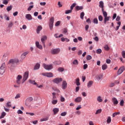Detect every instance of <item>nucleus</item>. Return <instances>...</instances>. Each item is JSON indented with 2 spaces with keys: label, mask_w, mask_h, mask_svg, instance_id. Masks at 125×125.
<instances>
[{
  "label": "nucleus",
  "mask_w": 125,
  "mask_h": 125,
  "mask_svg": "<svg viewBox=\"0 0 125 125\" xmlns=\"http://www.w3.org/2000/svg\"><path fill=\"white\" fill-rule=\"evenodd\" d=\"M66 115H67V112H63L61 114V116H62V117H65Z\"/></svg>",
  "instance_id": "8fccbe9b"
},
{
  "label": "nucleus",
  "mask_w": 125,
  "mask_h": 125,
  "mask_svg": "<svg viewBox=\"0 0 125 125\" xmlns=\"http://www.w3.org/2000/svg\"><path fill=\"white\" fill-rule=\"evenodd\" d=\"M108 68V66H107V64H104L102 66V69L103 70V71L106 70Z\"/></svg>",
  "instance_id": "2f4dec72"
},
{
  "label": "nucleus",
  "mask_w": 125,
  "mask_h": 125,
  "mask_svg": "<svg viewBox=\"0 0 125 125\" xmlns=\"http://www.w3.org/2000/svg\"><path fill=\"white\" fill-rule=\"evenodd\" d=\"M110 20V17H105L104 19V24H106L107 23V21H109Z\"/></svg>",
  "instance_id": "393cba45"
},
{
  "label": "nucleus",
  "mask_w": 125,
  "mask_h": 125,
  "mask_svg": "<svg viewBox=\"0 0 125 125\" xmlns=\"http://www.w3.org/2000/svg\"><path fill=\"white\" fill-rule=\"evenodd\" d=\"M5 68H6V66L5 65V63L4 62L0 67V74L1 75H3V74H4V72H5Z\"/></svg>",
  "instance_id": "7ed1b4c3"
},
{
  "label": "nucleus",
  "mask_w": 125,
  "mask_h": 125,
  "mask_svg": "<svg viewBox=\"0 0 125 125\" xmlns=\"http://www.w3.org/2000/svg\"><path fill=\"white\" fill-rule=\"evenodd\" d=\"M97 80H100L101 79H102V76L101 75H98L96 76Z\"/></svg>",
  "instance_id": "6e6d98bb"
},
{
  "label": "nucleus",
  "mask_w": 125,
  "mask_h": 125,
  "mask_svg": "<svg viewBox=\"0 0 125 125\" xmlns=\"http://www.w3.org/2000/svg\"><path fill=\"white\" fill-rule=\"evenodd\" d=\"M102 52V50H101V49H98L96 50V53L97 54H100Z\"/></svg>",
  "instance_id": "58836bf2"
},
{
  "label": "nucleus",
  "mask_w": 125,
  "mask_h": 125,
  "mask_svg": "<svg viewBox=\"0 0 125 125\" xmlns=\"http://www.w3.org/2000/svg\"><path fill=\"white\" fill-rule=\"evenodd\" d=\"M124 71H125V66H122L119 69L117 74L121 75V74H122Z\"/></svg>",
  "instance_id": "2eb2a0df"
},
{
  "label": "nucleus",
  "mask_w": 125,
  "mask_h": 125,
  "mask_svg": "<svg viewBox=\"0 0 125 125\" xmlns=\"http://www.w3.org/2000/svg\"><path fill=\"white\" fill-rule=\"evenodd\" d=\"M35 44L37 48H39V49H40L41 50L42 49V45L40 44V42L36 41Z\"/></svg>",
  "instance_id": "4468645a"
},
{
  "label": "nucleus",
  "mask_w": 125,
  "mask_h": 125,
  "mask_svg": "<svg viewBox=\"0 0 125 125\" xmlns=\"http://www.w3.org/2000/svg\"><path fill=\"white\" fill-rule=\"evenodd\" d=\"M6 108H10L11 107V102H8L6 104Z\"/></svg>",
  "instance_id": "7c9ffc66"
},
{
  "label": "nucleus",
  "mask_w": 125,
  "mask_h": 125,
  "mask_svg": "<svg viewBox=\"0 0 125 125\" xmlns=\"http://www.w3.org/2000/svg\"><path fill=\"white\" fill-rule=\"evenodd\" d=\"M98 102L101 103L103 101V100L102 99L101 96H98L97 98Z\"/></svg>",
  "instance_id": "72a5a7b5"
},
{
  "label": "nucleus",
  "mask_w": 125,
  "mask_h": 125,
  "mask_svg": "<svg viewBox=\"0 0 125 125\" xmlns=\"http://www.w3.org/2000/svg\"><path fill=\"white\" fill-rule=\"evenodd\" d=\"M94 24H98V20L97 18H95L93 20Z\"/></svg>",
  "instance_id": "c03bdc74"
},
{
  "label": "nucleus",
  "mask_w": 125,
  "mask_h": 125,
  "mask_svg": "<svg viewBox=\"0 0 125 125\" xmlns=\"http://www.w3.org/2000/svg\"><path fill=\"white\" fill-rule=\"evenodd\" d=\"M75 6H76V3H74L72 4V5L70 6V10H73Z\"/></svg>",
  "instance_id": "79ce46f5"
},
{
  "label": "nucleus",
  "mask_w": 125,
  "mask_h": 125,
  "mask_svg": "<svg viewBox=\"0 0 125 125\" xmlns=\"http://www.w3.org/2000/svg\"><path fill=\"white\" fill-rule=\"evenodd\" d=\"M111 117L109 116L108 118H107V119L106 120V123L107 124H110L111 123Z\"/></svg>",
  "instance_id": "e433bc0d"
},
{
  "label": "nucleus",
  "mask_w": 125,
  "mask_h": 125,
  "mask_svg": "<svg viewBox=\"0 0 125 125\" xmlns=\"http://www.w3.org/2000/svg\"><path fill=\"white\" fill-rule=\"evenodd\" d=\"M21 97L20 94H17L15 97V99H18V98H20Z\"/></svg>",
  "instance_id": "de8ad7c7"
},
{
  "label": "nucleus",
  "mask_w": 125,
  "mask_h": 125,
  "mask_svg": "<svg viewBox=\"0 0 125 125\" xmlns=\"http://www.w3.org/2000/svg\"><path fill=\"white\" fill-rule=\"evenodd\" d=\"M52 104H53V105H55V104H57V100H53L52 102Z\"/></svg>",
  "instance_id": "774afa93"
},
{
  "label": "nucleus",
  "mask_w": 125,
  "mask_h": 125,
  "mask_svg": "<svg viewBox=\"0 0 125 125\" xmlns=\"http://www.w3.org/2000/svg\"><path fill=\"white\" fill-rule=\"evenodd\" d=\"M47 40V37L46 36H42L41 38V42L44 47H45V41H46Z\"/></svg>",
  "instance_id": "1a4fd4ad"
},
{
  "label": "nucleus",
  "mask_w": 125,
  "mask_h": 125,
  "mask_svg": "<svg viewBox=\"0 0 125 125\" xmlns=\"http://www.w3.org/2000/svg\"><path fill=\"white\" fill-rule=\"evenodd\" d=\"M115 86V83H111L109 84V87H113V86Z\"/></svg>",
  "instance_id": "e2e57ef3"
},
{
  "label": "nucleus",
  "mask_w": 125,
  "mask_h": 125,
  "mask_svg": "<svg viewBox=\"0 0 125 125\" xmlns=\"http://www.w3.org/2000/svg\"><path fill=\"white\" fill-rule=\"evenodd\" d=\"M17 113L18 114H23V111H21V110L19 109V110H18Z\"/></svg>",
  "instance_id": "338daca9"
},
{
  "label": "nucleus",
  "mask_w": 125,
  "mask_h": 125,
  "mask_svg": "<svg viewBox=\"0 0 125 125\" xmlns=\"http://www.w3.org/2000/svg\"><path fill=\"white\" fill-rule=\"evenodd\" d=\"M53 112H54V115H56L59 112V108H55L53 110Z\"/></svg>",
  "instance_id": "5701e85b"
},
{
  "label": "nucleus",
  "mask_w": 125,
  "mask_h": 125,
  "mask_svg": "<svg viewBox=\"0 0 125 125\" xmlns=\"http://www.w3.org/2000/svg\"><path fill=\"white\" fill-rule=\"evenodd\" d=\"M75 9L79 11V10H83V6H76Z\"/></svg>",
  "instance_id": "aec40b11"
},
{
  "label": "nucleus",
  "mask_w": 125,
  "mask_h": 125,
  "mask_svg": "<svg viewBox=\"0 0 125 125\" xmlns=\"http://www.w3.org/2000/svg\"><path fill=\"white\" fill-rule=\"evenodd\" d=\"M82 100H83V98L78 97L75 99L74 101L76 102V103H79L82 102Z\"/></svg>",
  "instance_id": "f3484780"
},
{
  "label": "nucleus",
  "mask_w": 125,
  "mask_h": 125,
  "mask_svg": "<svg viewBox=\"0 0 125 125\" xmlns=\"http://www.w3.org/2000/svg\"><path fill=\"white\" fill-rule=\"evenodd\" d=\"M11 9H12V5H11L10 6L7 7L6 10L8 12H9Z\"/></svg>",
  "instance_id": "f704fd0d"
},
{
  "label": "nucleus",
  "mask_w": 125,
  "mask_h": 125,
  "mask_svg": "<svg viewBox=\"0 0 125 125\" xmlns=\"http://www.w3.org/2000/svg\"><path fill=\"white\" fill-rule=\"evenodd\" d=\"M53 63L54 65H60V64H61V61H56L54 62H53Z\"/></svg>",
  "instance_id": "cd10ccee"
},
{
  "label": "nucleus",
  "mask_w": 125,
  "mask_h": 125,
  "mask_svg": "<svg viewBox=\"0 0 125 125\" xmlns=\"http://www.w3.org/2000/svg\"><path fill=\"white\" fill-rule=\"evenodd\" d=\"M65 14H69V13H72V10H67L65 11Z\"/></svg>",
  "instance_id": "09e8293b"
},
{
  "label": "nucleus",
  "mask_w": 125,
  "mask_h": 125,
  "mask_svg": "<svg viewBox=\"0 0 125 125\" xmlns=\"http://www.w3.org/2000/svg\"><path fill=\"white\" fill-rule=\"evenodd\" d=\"M13 25H14V23H13V22H12V21H10L8 23V27L11 28L12 26H13Z\"/></svg>",
  "instance_id": "c85d7f7f"
},
{
  "label": "nucleus",
  "mask_w": 125,
  "mask_h": 125,
  "mask_svg": "<svg viewBox=\"0 0 125 125\" xmlns=\"http://www.w3.org/2000/svg\"><path fill=\"white\" fill-rule=\"evenodd\" d=\"M33 101V97H30L26 99L25 105V106H29L30 105V103Z\"/></svg>",
  "instance_id": "39448f33"
},
{
  "label": "nucleus",
  "mask_w": 125,
  "mask_h": 125,
  "mask_svg": "<svg viewBox=\"0 0 125 125\" xmlns=\"http://www.w3.org/2000/svg\"><path fill=\"white\" fill-rule=\"evenodd\" d=\"M4 17V19H5V20H6V21H9V17H8V16L6 15V14H5Z\"/></svg>",
  "instance_id": "49530a36"
},
{
  "label": "nucleus",
  "mask_w": 125,
  "mask_h": 125,
  "mask_svg": "<svg viewBox=\"0 0 125 125\" xmlns=\"http://www.w3.org/2000/svg\"><path fill=\"white\" fill-rule=\"evenodd\" d=\"M60 25V21H58L55 23V26H59Z\"/></svg>",
  "instance_id": "69168bd1"
},
{
  "label": "nucleus",
  "mask_w": 125,
  "mask_h": 125,
  "mask_svg": "<svg viewBox=\"0 0 125 125\" xmlns=\"http://www.w3.org/2000/svg\"><path fill=\"white\" fill-rule=\"evenodd\" d=\"M59 52H60V49L59 48L52 49L51 50V54L53 55L58 54Z\"/></svg>",
  "instance_id": "6e6552de"
},
{
  "label": "nucleus",
  "mask_w": 125,
  "mask_h": 125,
  "mask_svg": "<svg viewBox=\"0 0 125 125\" xmlns=\"http://www.w3.org/2000/svg\"><path fill=\"white\" fill-rule=\"evenodd\" d=\"M86 59L87 60H91V59H92V57L90 55H88L87 56Z\"/></svg>",
  "instance_id": "864d4df0"
},
{
  "label": "nucleus",
  "mask_w": 125,
  "mask_h": 125,
  "mask_svg": "<svg viewBox=\"0 0 125 125\" xmlns=\"http://www.w3.org/2000/svg\"><path fill=\"white\" fill-rule=\"evenodd\" d=\"M27 54H29V51L23 52L21 56V59L22 60H24V59L26 58V56H27Z\"/></svg>",
  "instance_id": "f8f14e48"
},
{
  "label": "nucleus",
  "mask_w": 125,
  "mask_h": 125,
  "mask_svg": "<svg viewBox=\"0 0 125 125\" xmlns=\"http://www.w3.org/2000/svg\"><path fill=\"white\" fill-rule=\"evenodd\" d=\"M19 62L18 59H13L9 60L8 64L11 66L10 67V70L14 69V68L17 65V63Z\"/></svg>",
  "instance_id": "f257e3e1"
},
{
  "label": "nucleus",
  "mask_w": 125,
  "mask_h": 125,
  "mask_svg": "<svg viewBox=\"0 0 125 125\" xmlns=\"http://www.w3.org/2000/svg\"><path fill=\"white\" fill-rule=\"evenodd\" d=\"M8 1H9V0H3L2 3L3 4H5V5H7L8 4Z\"/></svg>",
  "instance_id": "473e14b6"
},
{
  "label": "nucleus",
  "mask_w": 125,
  "mask_h": 125,
  "mask_svg": "<svg viewBox=\"0 0 125 125\" xmlns=\"http://www.w3.org/2000/svg\"><path fill=\"white\" fill-rule=\"evenodd\" d=\"M22 79V76L19 75L17 77L16 83L17 84H20L21 83V79Z\"/></svg>",
  "instance_id": "ddd939ff"
},
{
  "label": "nucleus",
  "mask_w": 125,
  "mask_h": 125,
  "mask_svg": "<svg viewBox=\"0 0 125 125\" xmlns=\"http://www.w3.org/2000/svg\"><path fill=\"white\" fill-rule=\"evenodd\" d=\"M36 85V86H37V87H39V88H42V87H43V84L39 85V84H38V83H37V84Z\"/></svg>",
  "instance_id": "3c124183"
},
{
  "label": "nucleus",
  "mask_w": 125,
  "mask_h": 125,
  "mask_svg": "<svg viewBox=\"0 0 125 125\" xmlns=\"http://www.w3.org/2000/svg\"><path fill=\"white\" fill-rule=\"evenodd\" d=\"M28 78H29V71H26L24 74L23 76V79L22 81V83H24L27 80H28Z\"/></svg>",
  "instance_id": "20e7f679"
},
{
  "label": "nucleus",
  "mask_w": 125,
  "mask_h": 125,
  "mask_svg": "<svg viewBox=\"0 0 125 125\" xmlns=\"http://www.w3.org/2000/svg\"><path fill=\"white\" fill-rule=\"evenodd\" d=\"M40 4L42 6H44V5H45L46 4V2H40Z\"/></svg>",
  "instance_id": "bf43d9fd"
},
{
  "label": "nucleus",
  "mask_w": 125,
  "mask_h": 125,
  "mask_svg": "<svg viewBox=\"0 0 125 125\" xmlns=\"http://www.w3.org/2000/svg\"><path fill=\"white\" fill-rule=\"evenodd\" d=\"M98 19H99V21L102 22V21H103V17H102V16H101V15H100L98 17Z\"/></svg>",
  "instance_id": "a18cd8bd"
},
{
  "label": "nucleus",
  "mask_w": 125,
  "mask_h": 125,
  "mask_svg": "<svg viewBox=\"0 0 125 125\" xmlns=\"http://www.w3.org/2000/svg\"><path fill=\"white\" fill-rule=\"evenodd\" d=\"M9 55V53L7 52L5 53L2 58V61H7V59H8V56Z\"/></svg>",
  "instance_id": "9d476101"
},
{
  "label": "nucleus",
  "mask_w": 125,
  "mask_h": 125,
  "mask_svg": "<svg viewBox=\"0 0 125 125\" xmlns=\"http://www.w3.org/2000/svg\"><path fill=\"white\" fill-rule=\"evenodd\" d=\"M25 18L27 20H32V19H33V17H32V15H31V14H26L25 16Z\"/></svg>",
  "instance_id": "a211bd4d"
},
{
  "label": "nucleus",
  "mask_w": 125,
  "mask_h": 125,
  "mask_svg": "<svg viewBox=\"0 0 125 125\" xmlns=\"http://www.w3.org/2000/svg\"><path fill=\"white\" fill-rule=\"evenodd\" d=\"M101 112H102V109H98L96 113H95V115H98V114H100V113H101Z\"/></svg>",
  "instance_id": "37998d69"
},
{
  "label": "nucleus",
  "mask_w": 125,
  "mask_h": 125,
  "mask_svg": "<svg viewBox=\"0 0 125 125\" xmlns=\"http://www.w3.org/2000/svg\"><path fill=\"white\" fill-rule=\"evenodd\" d=\"M73 65H79V62L77 60H75L73 62Z\"/></svg>",
  "instance_id": "4c0bfd02"
},
{
  "label": "nucleus",
  "mask_w": 125,
  "mask_h": 125,
  "mask_svg": "<svg viewBox=\"0 0 125 125\" xmlns=\"http://www.w3.org/2000/svg\"><path fill=\"white\" fill-rule=\"evenodd\" d=\"M40 67H41V64L37 63L34 66V70H39V69H40Z\"/></svg>",
  "instance_id": "4be33fe9"
},
{
  "label": "nucleus",
  "mask_w": 125,
  "mask_h": 125,
  "mask_svg": "<svg viewBox=\"0 0 125 125\" xmlns=\"http://www.w3.org/2000/svg\"><path fill=\"white\" fill-rule=\"evenodd\" d=\"M76 85L79 86V85H81V83H80V79L77 78L76 80Z\"/></svg>",
  "instance_id": "c756f323"
},
{
  "label": "nucleus",
  "mask_w": 125,
  "mask_h": 125,
  "mask_svg": "<svg viewBox=\"0 0 125 125\" xmlns=\"http://www.w3.org/2000/svg\"><path fill=\"white\" fill-rule=\"evenodd\" d=\"M84 16V12H82L80 14V18L81 19H83V17Z\"/></svg>",
  "instance_id": "a19ab883"
},
{
  "label": "nucleus",
  "mask_w": 125,
  "mask_h": 125,
  "mask_svg": "<svg viewBox=\"0 0 125 125\" xmlns=\"http://www.w3.org/2000/svg\"><path fill=\"white\" fill-rule=\"evenodd\" d=\"M103 14L104 16V17H107L108 14L107 13V12L104 11L103 12Z\"/></svg>",
  "instance_id": "4d7b16f0"
},
{
  "label": "nucleus",
  "mask_w": 125,
  "mask_h": 125,
  "mask_svg": "<svg viewBox=\"0 0 125 125\" xmlns=\"http://www.w3.org/2000/svg\"><path fill=\"white\" fill-rule=\"evenodd\" d=\"M121 114L120 112H115V113H114L112 115V117L113 118H115V117H116V116L118 115H120Z\"/></svg>",
  "instance_id": "ea45409f"
},
{
  "label": "nucleus",
  "mask_w": 125,
  "mask_h": 125,
  "mask_svg": "<svg viewBox=\"0 0 125 125\" xmlns=\"http://www.w3.org/2000/svg\"><path fill=\"white\" fill-rule=\"evenodd\" d=\"M112 102L114 105H118V104L119 103L118 100H117V98H112Z\"/></svg>",
  "instance_id": "6ab92c4d"
},
{
  "label": "nucleus",
  "mask_w": 125,
  "mask_h": 125,
  "mask_svg": "<svg viewBox=\"0 0 125 125\" xmlns=\"http://www.w3.org/2000/svg\"><path fill=\"white\" fill-rule=\"evenodd\" d=\"M26 115H30V116H35V113H30V112H26Z\"/></svg>",
  "instance_id": "052dcab7"
},
{
  "label": "nucleus",
  "mask_w": 125,
  "mask_h": 125,
  "mask_svg": "<svg viewBox=\"0 0 125 125\" xmlns=\"http://www.w3.org/2000/svg\"><path fill=\"white\" fill-rule=\"evenodd\" d=\"M42 66L45 70H48V71H50V70L53 69V64H46L45 63H43Z\"/></svg>",
  "instance_id": "f03ea898"
},
{
  "label": "nucleus",
  "mask_w": 125,
  "mask_h": 125,
  "mask_svg": "<svg viewBox=\"0 0 125 125\" xmlns=\"http://www.w3.org/2000/svg\"><path fill=\"white\" fill-rule=\"evenodd\" d=\"M125 102H124V100H122L120 102V106H124V104Z\"/></svg>",
  "instance_id": "680f3d73"
},
{
  "label": "nucleus",
  "mask_w": 125,
  "mask_h": 125,
  "mask_svg": "<svg viewBox=\"0 0 125 125\" xmlns=\"http://www.w3.org/2000/svg\"><path fill=\"white\" fill-rule=\"evenodd\" d=\"M99 7H104V2L103 1H100V4L99 5Z\"/></svg>",
  "instance_id": "c9c22d12"
},
{
  "label": "nucleus",
  "mask_w": 125,
  "mask_h": 125,
  "mask_svg": "<svg viewBox=\"0 0 125 125\" xmlns=\"http://www.w3.org/2000/svg\"><path fill=\"white\" fill-rule=\"evenodd\" d=\"M5 116H6V113L2 112L1 114V116H0V119H3Z\"/></svg>",
  "instance_id": "bb28decb"
},
{
  "label": "nucleus",
  "mask_w": 125,
  "mask_h": 125,
  "mask_svg": "<svg viewBox=\"0 0 125 125\" xmlns=\"http://www.w3.org/2000/svg\"><path fill=\"white\" fill-rule=\"evenodd\" d=\"M62 78H55V79H54L53 80V83H61V82H62Z\"/></svg>",
  "instance_id": "9b49d317"
},
{
  "label": "nucleus",
  "mask_w": 125,
  "mask_h": 125,
  "mask_svg": "<svg viewBox=\"0 0 125 125\" xmlns=\"http://www.w3.org/2000/svg\"><path fill=\"white\" fill-rule=\"evenodd\" d=\"M122 54L123 58H125V51H123L122 52Z\"/></svg>",
  "instance_id": "0e129e2a"
},
{
  "label": "nucleus",
  "mask_w": 125,
  "mask_h": 125,
  "mask_svg": "<svg viewBox=\"0 0 125 125\" xmlns=\"http://www.w3.org/2000/svg\"><path fill=\"white\" fill-rule=\"evenodd\" d=\"M58 70L59 72H63V71H64V68H63V67H59Z\"/></svg>",
  "instance_id": "603ef678"
},
{
  "label": "nucleus",
  "mask_w": 125,
  "mask_h": 125,
  "mask_svg": "<svg viewBox=\"0 0 125 125\" xmlns=\"http://www.w3.org/2000/svg\"><path fill=\"white\" fill-rule=\"evenodd\" d=\"M29 83H30L31 84H34V85H36L37 84V83H36V81L35 80H32L31 79H30L29 80Z\"/></svg>",
  "instance_id": "b1692460"
},
{
  "label": "nucleus",
  "mask_w": 125,
  "mask_h": 125,
  "mask_svg": "<svg viewBox=\"0 0 125 125\" xmlns=\"http://www.w3.org/2000/svg\"><path fill=\"white\" fill-rule=\"evenodd\" d=\"M54 23V18L52 17L50 19V23H49V28L51 31H52V29H53V23Z\"/></svg>",
  "instance_id": "423d86ee"
},
{
  "label": "nucleus",
  "mask_w": 125,
  "mask_h": 125,
  "mask_svg": "<svg viewBox=\"0 0 125 125\" xmlns=\"http://www.w3.org/2000/svg\"><path fill=\"white\" fill-rule=\"evenodd\" d=\"M104 49H105V50L108 51V50H109L110 48L109 47V46H108V45H105V46H104Z\"/></svg>",
  "instance_id": "13d9d810"
},
{
  "label": "nucleus",
  "mask_w": 125,
  "mask_h": 125,
  "mask_svg": "<svg viewBox=\"0 0 125 125\" xmlns=\"http://www.w3.org/2000/svg\"><path fill=\"white\" fill-rule=\"evenodd\" d=\"M34 8V5H31V6H30L28 9H27V10L28 11H31V10H32V8Z\"/></svg>",
  "instance_id": "5fc2aeb1"
},
{
  "label": "nucleus",
  "mask_w": 125,
  "mask_h": 125,
  "mask_svg": "<svg viewBox=\"0 0 125 125\" xmlns=\"http://www.w3.org/2000/svg\"><path fill=\"white\" fill-rule=\"evenodd\" d=\"M93 84V81H90L87 83V87L89 88V87H91V85Z\"/></svg>",
  "instance_id": "a878e982"
},
{
  "label": "nucleus",
  "mask_w": 125,
  "mask_h": 125,
  "mask_svg": "<svg viewBox=\"0 0 125 125\" xmlns=\"http://www.w3.org/2000/svg\"><path fill=\"white\" fill-rule=\"evenodd\" d=\"M42 75L47 78H52L53 77V73L52 72H45L42 73Z\"/></svg>",
  "instance_id": "0eeeda50"
},
{
  "label": "nucleus",
  "mask_w": 125,
  "mask_h": 125,
  "mask_svg": "<svg viewBox=\"0 0 125 125\" xmlns=\"http://www.w3.org/2000/svg\"><path fill=\"white\" fill-rule=\"evenodd\" d=\"M42 30V27L41 25L38 26L37 29V33L40 34V32H41Z\"/></svg>",
  "instance_id": "412c9836"
},
{
  "label": "nucleus",
  "mask_w": 125,
  "mask_h": 125,
  "mask_svg": "<svg viewBox=\"0 0 125 125\" xmlns=\"http://www.w3.org/2000/svg\"><path fill=\"white\" fill-rule=\"evenodd\" d=\"M67 82L65 81H63L62 83V89H66L67 88Z\"/></svg>",
  "instance_id": "dca6fc26"
}]
</instances>
